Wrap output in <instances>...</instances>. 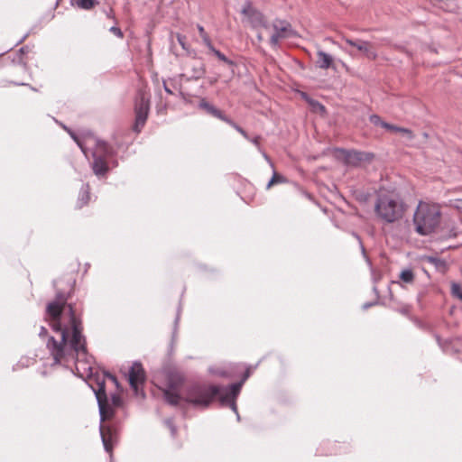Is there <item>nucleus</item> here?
I'll return each mask as SVG.
<instances>
[{"label":"nucleus","instance_id":"f257e3e1","mask_svg":"<svg viewBox=\"0 0 462 462\" xmlns=\"http://www.w3.org/2000/svg\"><path fill=\"white\" fill-rule=\"evenodd\" d=\"M56 289L55 299L46 307V314L52 322V329L60 333V338L49 337L46 347L54 365H67L69 363L90 364L88 354L87 338L83 334V306L68 302L74 293L75 280L60 278L53 282Z\"/></svg>","mask_w":462,"mask_h":462},{"label":"nucleus","instance_id":"f03ea898","mask_svg":"<svg viewBox=\"0 0 462 462\" xmlns=\"http://www.w3.org/2000/svg\"><path fill=\"white\" fill-rule=\"evenodd\" d=\"M223 390L219 385L194 382L184 387L181 402L193 408L205 410L217 400V396Z\"/></svg>","mask_w":462,"mask_h":462},{"label":"nucleus","instance_id":"7ed1b4c3","mask_svg":"<svg viewBox=\"0 0 462 462\" xmlns=\"http://www.w3.org/2000/svg\"><path fill=\"white\" fill-rule=\"evenodd\" d=\"M406 210V203L397 193H381L376 198L374 212L377 218L383 223L393 224L400 221Z\"/></svg>","mask_w":462,"mask_h":462},{"label":"nucleus","instance_id":"20e7f679","mask_svg":"<svg viewBox=\"0 0 462 462\" xmlns=\"http://www.w3.org/2000/svg\"><path fill=\"white\" fill-rule=\"evenodd\" d=\"M441 211L436 203L420 201L413 215L415 231L420 236L433 233L440 223Z\"/></svg>","mask_w":462,"mask_h":462},{"label":"nucleus","instance_id":"39448f33","mask_svg":"<svg viewBox=\"0 0 462 462\" xmlns=\"http://www.w3.org/2000/svg\"><path fill=\"white\" fill-rule=\"evenodd\" d=\"M185 382V376L179 371L171 370L166 375V387L162 389L165 402L171 406H178L182 400L180 389Z\"/></svg>","mask_w":462,"mask_h":462},{"label":"nucleus","instance_id":"423d86ee","mask_svg":"<svg viewBox=\"0 0 462 462\" xmlns=\"http://www.w3.org/2000/svg\"><path fill=\"white\" fill-rule=\"evenodd\" d=\"M150 94L145 88H139L134 101L135 121L133 130L140 133L144 126L150 111Z\"/></svg>","mask_w":462,"mask_h":462},{"label":"nucleus","instance_id":"0eeeda50","mask_svg":"<svg viewBox=\"0 0 462 462\" xmlns=\"http://www.w3.org/2000/svg\"><path fill=\"white\" fill-rule=\"evenodd\" d=\"M91 388L93 389L97 401L100 422L103 424L105 420L110 419L114 415V410L109 404V400L105 389L104 380H98L97 388H94L93 385H91Z\"/></svg>","mask_w":462,"mask_h":462},{"label":"nucleus","instance_id":"6e6552de","mask_svg":"<svg viewBox=\"0 0 462 462\" xmlns=\"http://www.w3.org/2000/svg\"><path fill=\"white\" fill-rule=\"evenodd\" d=\"M199 107L204 110L207 114L229 125L231 127L236 129L240 134H242L246 140L249 139L250 136L240 125H238L230 117L226 116V114L222 110L218 109L214 105L208 102L205 98H201V100L199 103Z\"/></svg>","mask_w":462,"mask_h":462},{"label":"nucleus","instance_id":"1a4fd4ad","mask_svg":"<svg viewBox=\"0 0 462 462\" xmlns=\"http://www.w3.org/2000/svg\"><path fill=\"white\" fill-rule=\"evenodd\" d=\"M146 380V374L143 367V365L140 362H134L129 369L128 372V381L131 388L134 390L135 395H141L144 397V392L143 389H139L140 386H143Z\"/></svg>","mask_w":462,"mask_h":462},{"label":"nucleus","instance_id":"9d476101","mask_svg":"<svg viewBox=\"0 0 462 462\" xmlns=\"http://www.w3.org/2000/svg\"><path fill=\"white\" fill-rule=\"evenodd\" d=\"M274 32L270 38V44L273 48H278L281 40L292 35L293 30L290 23L285 20H275L273 23Z\"/></svg>","mask_w":462,"mask_h":462},{"label":"nucleus","instance_id":"9b49d317","mask_svg":"<svg viewBox=\"0 0 462 462\" xmlns=\"http://www.w3.org/2000/svg\"><path fill=\"white\" fill-rule=\"evenodd\" d=\"M241 13L247 18V21L250 23L253 28H268V23L264 18V15L262 12L255 9L250 1L245 2Z\"/></svg>","mask_w":462,"mask_h":462},{"label":"nucleus","instance_id":"f8f14e48","mask_svg":"<svg viewBox=\"0 0 462 462\" xmlns=\"http://www.w3.org/2000/svg\"><path fill=\"white\" fill-rule=\"evenodd\" d=\"M345 162L347 165L358 167L362 162H370L374 159V154L367 152L355 150L344 151Z\"/></svg>","mask_w":462,"mask_h":462},{"label":"nucleus","instance_id":"ddd939ff","mask_svg":"<svg viewBox=\"0 0 462 462\" xmlns=\"http://www.w3.org/2000/svg\"><path fill=\"white\" fill-rule=\"evenodd\" d=\"M99 430L104 448L107 453L111 455L114 445L117 441L116 431L114 430L110 426H105L103 424H100Z\"/></svg>","mask_w":462,"mask_h":462},{"label":"nucleus","instance_id":"4468645a","mask_svg":"<svg viewBox=\"0 0 462 462\" xmlns=\"http://www.w3.org/2000/svg\"><path fill=\"white\" fill-rule=\"evenodd\" d=\"M344 41L350 46L356 48L358 51H362L365 57L371 60H374L377 59V52L371 49V43L363 40L354 41L349 38H344Z\"/></svg>","mask_w":462,"mask_h":462},{"label":"nucleus","instance_id":"2eb2a0df","mask_svg":"<svg viewBox=\"0 0 462 462\" xmlns=\"http://www.w3.org/2000/svg\"><path fill=\"white\" fill-rule=\"evenodd\" d=\"M114 149L106 142L97 140L93 150L92 156H97L107 160L114 155Z\"/></svg>","mask_w":462,"mask_h":462},{"label":"nucleus","instance_id":"dca6fc26","mask_svg":"<svg viewBox=\"0 0 462 462\" xmlns=\"http://www.w3.org/2000/svg\"><path fill=\"white\" fill-rule=\"evenodd\" d=\"M316 66L321 69H328L334 67L333 57L322 50L317 51Z\"/></svg>","mask_w":462,"mask_h":462},{"label":"nucleus","instance_id":"f3484780","mask_svg":"<svg viewBox=\"0 0 462 462\" xmlns=\"http://www.w3.org/2000/svg\"><path fill=\"white\" fill-rule=\"evenodd\" d=\"M92 170L97 176L105 175L108 171L107 160L93 156Z\"/></svg>","mask_w":462,"mask_h":462},{"label":"nucleus","instance_id":"a211bd4d","mask_svg":"<svg viewBox=\"0 0 462 462\" xmlns=\"http://www.w3.org/2000/svg\"><path fill=\"white\" fill-rule=\"evenodd\" d=\"M90 199V188L88 183H85L81 186L79 197L77 200L76 207L77 208H82L84 206H86Z\"/></svg>","mask_w":462,"mask_h":462},{"label":"nucleus","instance_id":"6ab92c4d","mask_svg":"<svg viewBox=\"0 0 462 462\" xmlns=\"http://www.w3.org/2000/svg\"><path fill=\"white\" fill-rule=\"evenodd\" d=\"M249 376H250V372H249V370H246L244 373V374L242 376V379L239 382L232 383L228 387V393H227L230 395L231 399H236L237 398V396L240 393V391H241V388H242L243 384L248 379Z\"/></svg>","mask_w":462,"mask_h":462},{"label":"nucleus","instance_id":"aec40b11","mask_svg":"<svg viewBox=\"0 0 462 462\" xmlns=\"http://www.w3.org/2000/svg\"><path fill=\"white\" fill-rule=\"evenodd\" d=\"M426 262L433 265L437 271L442 273H446L448 270L447 262L441 258L435 256H428L426 258Z\"/></svg>","mask_w":462,"mask_h":462},{"label":"nucleus","instance_id":"412c9836","mask_svg":"<svg viewBox=\"0 0 462 462\" xmlns=\"http://www.w3.org/2000/svg\"><path fill=\"white\" fill-rule=\"evenodd\" d=\"M99 2L97 0H71V5L82 10H91Z\"/></svg>","mask_w":462,"mask_h":462},{"label":"nucleus","instance_id":"4be33fe9","mask_svg":"<svg viewBox=\"0 0 462 462\" xmlns=\"http://www.w3.org/2000/svg\"><path fill=\"white\" fill-rule=\"evenodd\" d=\"M209 51L213 53L218 60L225 62L230 67H235L236 63L232 60L228 59L224 53H222L220 51L217 50L214 45H212L210 48H208Z\"/></svg>","mask_w":462,"mask_h":462},{"label":"nucleus","instance_id":"5701e85b","mask_svg":"<svg viewBox=\"0 0 462 462\" xmlns=\"http://www.w3.org/2000/svg\"><path fill=\"white\" fill-rule=\"evenodd\" d=\"M101 379L104 380V385L105 386H106V379H109L116 387L119 386V383H118L117 378L114 374H110L108 372H104L102 374H97L94 376V381H95L97 385L98 380H101Z\"/></svg>","mask_w":462,"mask_h":462},{"label":"nucleus","instance_id":"b1692460","mask_svg":"<svg viewBox=\"0 0 462 462\" xmlns=\"http://www.w3.org/2000/svg\"><path fill=\"white\" fill-rule=\"evenodd\" d=\"M369 120L373 125H380L386 130L390 131V129L393 128V125L383 121L378 115H371Z\"/></svg>","mask_w":462,"mask_h":462},{"label":"nucleus","instance_id":"393cba45","mask_svg":"<svg viewBox=\"0 0 462 462\" xmlns=\"http://www.w3.org/2000/svg\"><path fill=\"white\" fill-rule=\"evenodd\" d=\"M285 182H287V179L283 175L279 174L274 171L271 180L267 183L266 189H269L274 184L285 183Z\"/></svg>","mask_w":462,"mask_h":462},{"label":"nucleus","instance_id":"a878e982","mask_svg":"<svg viewBox=\"0 0 462 462\" xmlns=\"http://www.w3.org/2000/svg\"><path fill=\"white\" fill-rule=\"evenodd\" d=\"M400 279L405 283H411L414 281L413 272L411 269L402 271Z\"/></svg>","mask_w":462,"mask_h":462},{"label":"nucleus","instance_id":"bb28decb","mask_svg":"<svg viewBox=\"0 0 462 462\" xmlns=\"http://www.w3.org/2000/svg\"><path fill=\"white\" fill-rule=\"evenodd\" d=\"M198 30L199 32V36L201 37L205 45L208 47V49L210 48L213 44H212V42H211L209 36L206 32L204 27L200 24H198Z\"/></svg>","mask_w":462,"mask_h":462},{"label":"nucleus","instance_id":"cd10ccee","mask_svg":"<svg viewBox=\"0 0 462 462\" xmlns=\"http://www.w3.org/2000/svg\"><path fill=\"white\" fill-rule=\"evenodd\" d=\"M390 131L401 133L403 135H405L409 140H411L414 137L412 131L408 128L400 127L393 125V128H391Z\"/></svg>","mask_w":462,"mask_h":462},{"label":"nucleus","instance_id":"c85d7f7f","mask_svg":"<svg viewBox=\"0 0 462 462\" xmlns=\"http://www.w3.org/2000/svg\"><path fill=\"white\" fill-rule=\"evenodd\" d=\"M451 294L453 297L462 300V287L457 282L451 283Z\"/></svg>","mask_w":462,"mask_h":462},{"label":"nucleus","instance_id":"c756f323","mask_svg":"<svg viewBox=\"0 0 462 462\" xmlns=\"http://www.w3.org/2000/svg\"><path fill=\"white\" fill-rule=\"evenodd\" d=\"M221 393L222 391L217 396V399L219 401L221 406H228L231 400L230 395L227 393L226 394H221Z\"/></svg>","mask_w":462,"mask_h":462},{"label":"nucleus","instance_id":"7c9ffc66","mask_svg":"<svg viewBox=\"0 0 462 462\" xmlns=\"http://www.w3.org/2000/svg\"><path fill=\"white\" fill-rule=\"evenodd\" d=\"M166 425L168 426V428L170 429L171 430V436L174 438L177 434V428L176 426L174 425L172 420H167L165 421Z\"/></svg>","mask_w":462,"mask_h":462},{"label":"nucleus","instance_id":"2f4dec72","mask_svg":"<svg viewBox=\"0 0 462 462\" xmlns=\"http://www.w3.org/2000/svg\"><path fill=\"white\" fill-rule=\"evenodd\" d=\"M109 32H111L113 34H115L116 37H118L120 39L124 38V33H123L122 30L117 26H112L109 29Z\"/></svg>","mask_w":462,"mask_h":462},{"label":"nucleus","instance_id":"473e14b6","mask_svg":"<svg viewBox=\"0 0 462 462\" xmlns=\"http://www.w3.org/2000/svg\"><path fill=\"white\" fill-rule=\"evenodd\" d=\"M111 402H112L113 406L118 407L121 404V398H120V396H118L116 394H112Z\"/></svg>","mask_w":462,"mask_h":462},{"label":"nucleus","instance_id":"72a5a7b5","mask_svg":"<svg viewBox=\"0 0 462 462\" xmlns=\"http://www.w3.org/2000/svg\"><path fill=\"white\" fill-rule=\"evenodd\" d=\"M236 399H231L230 400V403L228 404V406L232 409V411L236 414L237 418L239 419V414H238V411H237V406H236Z\"/></svg>","mask_w":462,"mask_h":462},{"label":"nucleus","instance_id":"f704fd0d","mask_svg":"<svg viewBox=\"0 0 462 462\" xmlns=\"http://www.w3.org/2000/svg\"><path fill=\"white\" fill-rule=\"evenodd\" d=\"M248 141L254 144L257 148H260L261 136L257 135L253 138L249 137Z\"/></svg>","mask_w":462,"mask_h":462},{"label":"nucleus","instance_id":"c9c22d12","mask_svg":"<svg viewBox=\"0 0 462 462\" xmlns=\"http://www.w3.org/2000/svg\"><path fill=\"white\" fill-rule=\"evenodd\" d=\"M68 132H69V134H70V136L73 138V140H75V141H76V143H78V145L80 147V149L82 150V152H83L84 153H86V151H85V149L83 148V146H82V144H81V143H80L79 139L77 137V135H76L74 133H72L71 131H68Z\"/></svg>","mask_w":462,"mask_h":462},{"label":"nucleus","instance_id":"e433bc0d","mask_svg":"<svg viewBox=\"0 0 462 462\" xmlns=\"http://www.w3.org/2000/svg\"><path fill=\"white\" fill-rule=\"evenodd\" d=\"M47 335H48V330H47V328H44V327H41V328H40V332H39V336H40L41 337H46Z\"/></svg>","mask_w":462,"mask_h":462},{"label":"nucleus","instance_id":"4c0bfd02","mask_svg":"<svg viewBox=\"0 0 462 462\" xmlns=\"http://www.w3.org/2000/svg\"><path fill=\"white\" fill-rule=\"evenodd\" d=\"M455 207H456L458 210L462 211V199H457V200H456Z\"/></svg>","mask_w":462,"mask_h":462},{"label":"nucleus","instance_id":"58836bf2","mask_svg":"<svg viewBox=\"0 0 462 462\" xmlns=\"http://www.w3.org/2000/svg\"><path fill=\"white\" fill-rule=\"evenodd\" d=\"M376 303H377L376 301H374V302H366V303H365V304L363 305V309H364V310H367L368 308H370V307H372V306L375 305Z\"/></svg>","mask_w":462,"mask_h":462},{"label":"nucleus","instance_id":"ea45409f","mask_svg":"<svg viewBox=\"0 0 462 462\" xmlns=\"http://www.w3.org/2000/svg\"><path fill=\"white\" fill-rule=\"evenodd\" d=\"M217 375L221 376V377H226L227 376V374L226 371L224 370H220L218 372L216 373Z\"/></svg>","mask_w":462,"mask_h":462},{"label":"nucleus","instance_id":"a19ab883","mask_svg":"<svg viewBox=\"0 0 462 462\" xmlns=\"http://www.w3.org/2000/svg\"><path fill=\"white\" fill-rule=\"evenodd\" d=\"M163 88H164V90H165L168 94H170V95H172V94H173V92H172V91L168 88V86L166 85V83H165V82H163Z\"/></svg>","mask_w":462,"mask_h":462},{"label":"nucleus","instance_id":"79ce46f5","mask_svg":"<svg viewBox=\"0 0 462 462\" xmlns=\"http://www.w3.org/2000/svg\"><path fill=\"white\" fill-rule=\"evenodd\" d=\"M106 17L109 19H116L112 10L106 13Z\"/></svg>","mask_w":462,"mask_h":462},{"label":"nucleus","instance_id":"37998d69","mask_svg":"<svg viewBox=\"0 0 462 462\" xmlns=\"http://www.w3.org/2000/svg\"><path fill=\"white\" fill-rule=\"evenodd\" d=\"M205 73V69L201 67L198 71L197 78H200Z\"/></svg>","mask_w":462,"mask_h":462},{"label":"nucleus","instance_id":"c03bdc74","mask_svg":"<svg viewBox=\"0 0 462 462\" xmlns=\"http://www.w3.org/2000/svg\"><path fill=\"white\" fill-rule=\"evenodd\" d=\"M317 106L319 107L320 110L324 111L325 110V107L324 106H322L321 104H319V102H316Z\"/></svg>","mask_w":462,"mask_h":462},{"label":"nucleus","instance_id":"a18cd8bd","mask_svg":"<svg viewBox=\"0 0 462 462\" xmlns=\"http://www.w3.org/2000/svg\"><path fill=\"white\" fill-rule=\"evenodd\" d=\"M178 40H179L180 43L181 45H183V41H181L180 37L178 38Z\"/></svg>","mask_w":462,"mask_h":462},{"label":"nucleus","instance_id":"49530a36","mask_svg":"<svg viewBox=\"0 0 462 462\" xmlns=\"http://www.w3.org/2000/svg\"><path fill=\"white\" fill-rule=\"evenodd\" d=\"M25 38H26V35H25V36H23V37L21 39L20 42H22L23 40H25Z\"/></svg>","mask_w":462,"mask_h":462},{"label":"nucleus","instance_id":"de8ad7c7","mask_svg":"<svg viewBox=\"0 0 462 462\" xmlns=\"http://www.w3.org/2000/svg\"><path fill=\"white\" fill-rule=\"evenodd\" d=\"M16 85H21V86H23L24 84L23 83H15Z\"/></svg>","mask_w":462,"mask_h":462}]
</instances>
